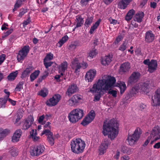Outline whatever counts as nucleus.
Wrapping results in <instances>:
<instances>
[{
  "label": "nucleus",
  "mask_w": 160,
  "mask_h": 160,
  "mask_svg": "<svg viewBox=\"0 0 160 160\" xmlns=\"http://www.w3.org/2000/svg\"><path fill=\"white\" fill-rule=\"evenodd\" d=\"M9 152L12 156L13 157L16 156L18 154L17 148L14 147H12L9 148Z\"/></svg>",
  "instance_id": "32"
},
{
  "label": "nucleus",
  "mask_w": 160,
  "mask_h": 160,
  "mask_svg": "<svg viewBox=\"0 0 160 160\" xmlns=\"http://www.w3.org/2000/svg\"><path fill=\"white\" fill-rule=\"evenodd\" d=\"M7 98H0V105L1 108H3L5 107L7 101Z\"/></svg>",
  "instance_id": "41"
},
{
  "label": "nucleus",
  "mask_w": 160,
  "mask_h": 160,
  "mask_svg": "<svg viewBox=\"0 0 160 160\" xmlns=\"http://www.w3.org/2000/svg\"><path fill=\"white\" fill-rule=\"evenodd\" d=\"M22 132L21 129H18L16 131L13 136L12 137V141L16 142L18 141L21 137Z\"/></svg>",
  "instance_id": "21"
},
{
  "label": "nucleus",
  "mask_w": 160,
  "mask_h": 160,
  "mask_svg": "<svg viewBox=\"0 0 160 160\" xmlns=\"http://www.w3.org/2000/svg\"><path fill=\"white\" fill-rule=\"evenodd\" d=\"M109 94H110L112 95L114 97H116L117 96V92L115 90H110L108 92Z\"/></svg>",
  "instance_id": "55"
},
{
  "label": "nucleus",
  "mask_w": 160,
  "mask_h": 160,
  "mask_svg": "<svg viewBox=\"0 0 160 160\" xmlns=\"http://www.w3.org/2000/svg\"><path fill=\"white\" fill-rule=\"evenodd\" d=\"M140 88L139 87H137L135 86L132 88V89L130 91V94L131 96H134L138 92V90Z\"/></svg>",
  "instance_id": "34"
},
{
  "label": "nucleus",
  "mask_w": 160,
  "mask_h": 160,
  "mask_svg": "<svg viewBox=\"0 0 160 160\" xmlns=\"http://www.w3.org/2000/svg\"><path fill=\"white\" fill-rule=\"evenodd\" d=\"M116 80L114 77H108L107 79H99L97 83L94 84L90 90L93 93H100L102 90H107L114 86Z\"/></svg>",
  "instance_id": "2"
},
{
  "label": "nucleus",
  "mask_w": 160,
  "mask_h": 160,
  "mask_svg": "<svg viewBox=\"0 0 160 160\" xmlns=\"http://www.w3.org/2000/svg\"><path fill=\"white\" fill-rule=\"evenodd\" d=\"M27 9L23 8L21 9L20 10V13L18 15V16L21 17L25 13L27 12Z\"/></svg>",
  "instance_id": "54"
},
{
  "label": "nucleus",
  "mask_w": 160,
  "mask_h": 160,
  "mask_svg": "<svg viewBox=\"0 0 160 160\" xmlns=\"http://www.w3.org/2000/svg\"><path fill=\"white\" fill-rule=\"evenodd\" d=\"M102 19H99L93 25V26H95V28H97L98 26L99 25Z\"/></svg>",
  "instance_id": "57"
},
{
  "label": "nucleus",
  "mask_w": 160,
  "mask_h": 160,
  "mask_svg": "<svg viewBox=\"0 0 160 160\" xmlns=\"http://www.w3.org/2000/svg\"><path fill=\"white\" fill-rule=\"evenodd\" d=\"M8 132L9 130L7 129L1 130L0 131V134H1V136H2L3 137H5Z\"/></svg>",
  "instance_id": "50"
},
{
  "label": "nucleus",
  "mask_w": 160,
  "mask_h": 160,
  "mask_svg": "<svg viewBox=\"0 0 160 160\" xmlns=\"http://www.w3.org/2000/svg\"><path fill=\"white\" fill-rule=\"evenodd\" d=\"M50 133H52L48 129H45L44 130L43 132L42 133L41 136H42L44 134H45L46 135L48 136L50 135Z\"/></svg>",
  "instance_id": "53"
},
{
  "label": "nucleus",
  "mask_w": 160,
  "mask_h": 160,
  "mask_svg": "<svg viewBox=\"0 0 160 160\" xmlns=\"http://www.w3.org/2000/svg\"><path fill=\"white\" fill-rule=\"evenodd\" d=\"M68 63L66 61H65L62 62L59 66L58 69L61 71H65L68 69Z\"/></svg>",
  "instance_id": "28"
},
{
  "label": "nucleus",
  "mask_w": 160,
  "mask_h": 160,
  "mask_svg": "<svg viewBox=\"0 0 160 160\" xmlns=\"http://www.w3.org/2000/svg\"><path fill=\"white\" fill-rule=\"evenodd\" d=\"M112 56L110 55L106 56L101 61V63L103 65L106 66L108 65L112 61Z\"/></svg>",
  "instance_id": "25"
},
{
  "label": "nucleus",
  "mask_w": 160,
  "mask_h": 160,
  "mask_svg": "<svg viewBox=\"0 0 160 160\" xmlns=\"http://www.w3.org/2000/svg\"><path fill=\"white\" fill-rule=\"evenodd\" d=\"M127 44L128 42H126V41H123L122 44L119 47V50L122 52L124 51L127 47Z\"/></svg>",
  "instance_id": "46"
},
{
  "label": "nucleus",
  "mask_w": 160,
  "mask_h": 160,
  "mask_svg": "<svg viewBox=\"0 0 160 160\" xmlns=\"http://www.w3.org/2000/svg\"><path fill=\"white\" fill-rule=\"evenodd\" d=\"M119 124L115 119L104 121L102 132L104 136L108 135L109 138L113 140L117 137L118 133V128Z\"/></svg>",
  "instance_id": "1"
},
{
  "label": "nucleus",
  "mask_w": 160,
  "mask_h": 160,
  "mask_svg": "<svg viewBox=\"0 0 160 160\" xmlns=\"http://www.w3.org/2000/svg\"><path fill=\"white\" fill-rule=\"evenodd\" d=\"M78 90L79 88L77 85L75 83H72L69 86L66 92V94L70 97L74 93L78 92Z\"/></svg>",
  "instance_id": "12"
},
{
  "label": "nucleus",
  "mask_w": 160,
  "mask_h": 160,
  "mask_svg": "<svg viewBox=\"0 0 160 160\" xmlns=\"http://www.w3.org/2000/svg\"><path fill=\"white\" fill-rule=\"evenodd\" d=\"M121 151L124 153H126L128 154H130L132 152L131 151V149L124 146L122 147Z\"/></svg>",
  "instance_id": "40"
},
{
  "label": "nucleus",
  "mask_w": 160,
  "mask_h": 160,
  "mask_svg": "<svg viewBox=\"0 0 160 160\" xmlns=\"http://www.w3.org/2000/svg\"><path fill=\"white\" fill-rule=\"evenodd\" d=\"M95 113L93 110H92L88 113V117L93 121L95 118Z\"/></svg>",
  "instance_id": "49"
},
{
  "label": "nucleus",
  "mask_w": 160,
  "mask_h": 160,
  "mask_svg": "<svg viewBox=\"0 0 160 160\" xmlns=\"http://www.w3.org/2000/svg\"><path fill=\"white\" fill-rule=\"evenodd\" d=\"M50 135L47 137L48 141L51 145L52 146L54 143V139L53 137V133H50Z\"/></svg>",
  "instance_id": "39"
},
{
  "label": "nucleus",
  "mask_w": 160,
  "mask_h": 160,
  "mask_svg": "<svg viewBox=\"0 0 160 160\" xmlns=\"http://www.w3.org/2000/svg\"><path fill=\"white\" fill-rule=\"evenodd\" d=\"M141 76L138 72H134L130 75L128 81V85L132 86L135 84L139 80Z\"/></svg>",
  "instance_id": "7"
},
{
  "label": "nucleus",
  "mask_w": 160,
  "mask_h": 160,
  "mask_svg": "<svg viewBox=\"0 0 160 160\" xmlns=\"http://www.w3.org/2000/svg\"><path fill=\"white\" fill-rule=\"evenodd\" d=\"M18 73L17 71L11 73L7 77L8 80L10 81H12L15 80L17 76Z\"/></svg>",
  "instance_id": "31"
},
{
  "label": "nucleus",
  "mask_w": 160,
  "mask_h": 160,
  "mask_svg": "<svg viewBox=\"0 0 160 160\" xmlns=\"http://www.w3.org/2000/svg\"><path fill=\"white\" fill-rule=\"evenodd\" d=\"M61 98V96L57 94L54 95L46 102L47 105L48 106L52 107L55 106L58 103Z\"/></svg>",
  "instance_id": "8"
},
{
  "label": "nucleus",
  "mask_w": 160,
  "mask_h": 160,
  "mask_svg": "<svg viewBox=\"0 0 160 160\" xmlns=\"http://www.w3.org/2000/svg\"><path fill=\"white\" fill-rule=\"evenodd\" d=\"M96 74V71L95 69H90L86 73L85 79L88 82H92Z\"/></svg>",
  "instance_id": "15"
},
{
  "label": "nucleus",
  "mask_w": 160,
  "mask_h": 160,
  "mask_svg": "<svg viewBox=\"0 0 160 160\" xmlns=\"http://www.w3.org/2000/svg\"><path fill=\"white\" fill-rule=\"evenodd\" d=\"M37 130L35 129H32L31 131L30 132V134L31 138H32L33 141L34 142L38 141L39 140L40 138L39 137L37 136Z\"/></svg>",
  "instance_id": "26"
},
{
  "label": "nucleus",
  "mask_w": 160,
  "mask_h": 160,
  "mask_svg": "<svg viewBox=\"0 0 160 160\" xmlns=\"http://www.w3.org/2000/svg\"><path fill=\"white\" fill-rule=\"evenodd\" d=\"M94 18L93 17H88L86 19L84 25L87 27H89L92 22Z\"/></svg>",
  "instance_id": "33"
},
{
  "label": "nucleus",
  "mask_w": 160,
  "mask_h": 160,
  "mask_svg": "<svg viewBox=\"0 0 160 160\" xmlns=\"http://www.w3.org/2000/svg\"><path fill=\"white\" fill-rule=\"evenodd\" d=\"M152 104L153 106L160 107V88L157 89L152 96Z\"/></svg>",
  "instance_id": "10"
},
{
  "label": "nucleus",
  "mask_w": 160,
  "mask_h": 160,
  "mask_svg": "<svg viewBox=\"0 0 160 160\" xmlns=\"http://www.w3.org/2000/svg\"><path fill=\"white\" fill-rule=\"evenodd\" d=\"M140 131L141 129L140 128H137L133 134H128L126 142L130 146H132L134 145L138 141L141 134Z\"/></svg>",
  "instance_id": "5"
},
{
  "label": "nucleus",
  "mask_w": 160,
  "mask_h": 160,
  "mask_svg": "<svg viewBox=\"0 0 160 160\" xmlns=\"http://www.w3.org/2000/svg\"><path fill=\"white\" fill-rule=\"evenodd\" d=\"M144 15V13L142 11L139 12L135 14L134 17V20L138 22H141L142 21Z\"/></svg>",
  "instance_id": "22"
},
{
  "label": "nucleus",
  "mask_w": 160,
  "mask_h": 160,
  "mask_svg": "<svg viewBox=\"0 0 160 160\" xmlns=\"http://www.w3.org/2000/svg\"><path fill=\"white\" fill-rule=\"evenodd\" d=\"M157 6V3L154 2H151L150 3V6L151 8H155Z\"/></svg>",
  "instance_id": "59"
},
{
  "label": "nucleus",
  "mask_w": 160,
  "mask_h": 160,
  "mask_svg": "<svg viewBox=\"0 0 160 160\" xmlns=\"http://www.w3.org/2000/svg\"><path fill=\"white\" fill-rule=\"evenodd\" d=\"M85 146V142L79 138H73L71 141V150L75 154H79L82 153Z\"/></svg>",
  "instance_id": "3"
},
{
  "label": "nucleus",
  "mask_w": 160,
  "mask_h": 160,
  "mask_svg": "<svg viewBox=\"0 0 160 160\" xmlns=\"http://www.w3.org/2000/svg\"><path fill=\"white\" fill-rule=\"evenodd\" d=\"M24 83L23 81L20 82L16 86L15 90L16 91H20L23 89V85Z\"/></svg>",
  "instance_id": "42"
},
{
  "label": "nucleus",
  "mask_w": 160,
  "mask_h": 160,
  "mask_svg": "<svg viewBox=\"0 0 160 160\" xmlns=\"http://www.w3.org/2000/svg\"><path fill=\"white\" fill-rule=\"evenodd\" d=\"M24 0H17L14 6V8L13 9V12L19 8L22 4V3L24 2Z\"/></svg>",
  "instance_id": "38"
},
{
  "label": "nucleus",
  "mask_w": 160,
  "mask_h": 160,
  "mask_svg": "<svg viewBox=\"0 0 160 160\" xmlns=\"http://www.w3.org/2000/svg\"><path fill=\"white\" fill-rule=\"evenodd\" d=\"M68 37L67 35L64 36L57 44V46L59 48H61L68 40Z\"/></svg>",
  "instance_id": "29"
},
{
  "label": "nucleus",
  "mask_w": 160,
  "mask_h": 160,
  "mask_svg": "<svg viewBox=\"0 0 160 160\" xmlns=\"http://www.w3.org/2000/svg\"><path fill=\"white\" fill-rule=\"evenodd\" d=\"M49 73L48 72V70L45 71L43 74V75L41 77V81L45 79L48 75Z\"/></svg>",
  "instance_id": "56"
},
{
  "label": "nucleus",
  "mask_w": 160,
  "mask_h": 160,
  "mask_svg": "<svg viewBox=\"0 0 160 160\" xmlns=\"http://www.w3.org/2000/svg\"><path fill=\"white\" fill-rule=\"evenodd\" d=\"M29 51L28 46H25L19 51L17 56V60L19 62L23 60L26 57Z\"/></svg>",
  "instance_id": "9"
},
{
  "label": "nucleus",
  "mask_w": 160,
  "mask_h": 160,
  "mask_svg": "<svg viewBox=\"0 0 160 160\" xmlns=\"http://www.w3.org/2000/svg\"><path fill=\"white\" fill-rule=\"evenodd\" d=\"M149 85L148 84L146 83H144L139 88H140L141 90L144 92H147L149 91Z\"/></svg>",
  "instance_id": "37"
},
{
  "label": "nucleus",
  "mask_w": 160,
  "mask_h": 160,
  "mask_svg": "<svg viewBox=\"0 0 160 160\" xmlns=\"http://www.w3.org/2000/svg\"><path fill=\"white\" fill-rule=\"evenodd\" d=\"M39 149L38 147H30V154L32 156H37L39 155L40 151L38 152Z\"/></svg>",
  "instance_id": "24"
},
{
  "label": "nucleus",
  "mask_w": 160,
  "mask_h": 160,
  "mask_svg": "<svg viewBox=\"0 0 160 160\" xmlns=\"http://www.w3.org/2000/svg\"><path fill=\"white\" fill-rule=\"evenodd\" d=\"M48 89L46 88H43L41 90V96L45 97L48 95Z\"/></svg>",
  "instance_id": "43"
},
{
  "label": "nucleus",
  "mask_w": 160,
  "mask_h": 160,
  "mask_svg": "<svg viewBox=\"0 0 160 160\" xmlns=\"http://www.w3.org/2000/svg\"><path fill=\"white\" fill-rule=\"evenodd\" d=\"M130 68V63L129 62H125L121 65L119 71L120 72H127L129 71Z\"/></svg>",
  "instance_id": "20"
},
{
  "label": "nucleus",
  "mask_w": 160,
  "mask_h": 160,
  "mask_svg": "<svg viewBox=\"0 0 160 160\" xmlns=\"http://www.w3.org/2000/svg\"><path fill=\"white\" fill-rule=\"evenodd\" d=\"M155 36L151 31H147L145 33V41L147 42H152L154 39Z\"/></svg>",
  "instance_id": "19"
},
{
  "label": "nucleus",
  "mask_w": 160,
  "mask_h": 160,
  "mask_svg": "<svg viewBox=\"0 0 160 160\" xmlns=\"http://www.w3.org/2000/svg\"><path fill=\"white\" fill-rule=\"evenodd\" d=\"M76 21L77 24L75 28H76L81 27L83 24L84 21L83 18H82L81 16L77 15L76 16Z\"/></svg>",
  "instance_id": "23"
},
{
  "label": "nucleus",
  "mask_w": 160,
  "mask_h": 160,
  "mask_svg": "<svg viewBox=\"0 0 160 160\" xmlns=\"http://www.w3.org/2000/svg\"><path fill=\"white\" fill-rule=\"evenodd\" d=\"M124 37V35L123 34H120L118 35L116 38L114 43L116 44H118L120 41L122 40Z\"/></svg>",
  "instance_id": "45"
},
{
  "label": "nucleus",
  "mask_w": 160,
  "mask_h": 160,
  "mask_svg": "<svg viewBox=\"0 0 160 160\" xmlns=\"http://www.w3.org/2000/svg\"><path fill=\"white\" fill-rule=\"evenodd\" d=\"M92 121V120L89 117H86L82 122L81 124L84 126H87Z\"/></svg>",
  "instance_id": "36"
},
{
  "label": "nucleus",
  "mask_w": 160,
  "mask_h": 160,
  "mask_svg": "<svg viewBox=\"0 0 160 160\" xmlns=\"http://www.w3.org/2000/svg\"><path fill=\"white\" fill-rule=\"evenodd\" d=\"M84 116L83 111L79 108L74 109L68 115V118L71 123H75L81 119Z\"/></svg>",
  "instance_id": "4"
},
{
  "label": "nucleus",
  "mask_w": 160,
  "mask_h": 160,
  "mask_svg": "<svg viewBox=\"0 0 160 160\" xmlns=\"http://www.w3.org/2000/svg\"><path fill=\"white\" fill-rule=\"evenodd\" d=\"M78 58H79V56H77L73 58L71 64V68L74 70V72L76 73L79 72L82 68L81 64Z\"/></svg>",
  "instance_id": "6"
},
{
  "label": "nucleus",
  "mask_w": 160,
  "mask_h": 160,
  "mask_svg": "<svg viewBox=\"0 0 160 160\" xmlns=\"http://www.w3.org/2000/svg\"><path fill=\"white\" fill-rule=\"evenodd\" d=\"M43 62L45 67L47 69V70H48V69L49 67H51L54 63L53 62L48 61L44 60Z\"/></svg>",
  "instance_id": "48"
},
{
  "label": "nucleus",
  "mask_w": 160,
  "mask_h": 160,
  "mask_svg": "<svg viewBox=\"0 0 160 160\" xmlns=\"http://www.w3.org/2000/svg\"><path fill=\"white\" fill-rule=\"evenodd\" d=\"M117 84L120 89V94H123L126 89L125 83L124 82H120V83H118Z\"/></svg>",
  "instance_id": "30"
},
{
  "label": "nucleus",
  "mask_w": 160,
  "mask_h": 160,
  "mask_svg": "<svg viewBox=\"0 0 160 160\" xmlns=\"http://www.w3.org/2000/svg\"><path fill=\"white\" fill-rule=\"evenodd\" d=\"M152 138V136H149L148 137V139L145 141V142L144 144V146H146L148 144V143L149 142L150 140H151Z\"/></svg>",
  "instance_id": "61"
},
{
  "label": "nucleus",
  "mask_w": 160,
  "mask_h": 160,
  "mask_svg": "<svg viewBox=\"0 0 160 160\" xmlns=\"http://www.w3.org/2000/svg\"><path fill=\"white\" fill-rule=\"evenodd\" d=\"M135 12V11L133 9L129 10L125 17V20L127 21L130 20L132 18Z\"/></svg>",
  "instance_id": "27"
},
{
  "label": "nucleus",
  "mask_w": 160,
  "mask_h": 160,
  "mask_svg": "<svg viewBox=\"0 0 160 160\" xmlns=\"http://www.w3.org/2000/svg\"><path fill=\"white\" fill-rule=\"evenodd\" d=\"M39 70H36L31 74L30 76V80L31 81H33L37 78L39 74Z\"/></svg>",
  "instance_id": "35"
},
{
  "label": "nucleus",
  "mask_w": 160,
  "mask_h": 160,
  "mask_svg": "<svg viewBox=\"0 0 160 160\" xmlns=\"http://www.w3.org/2000/svg\"><path fill=\"white\" fill-rule=\"evenodd\" d=\"M110 144V141L108 139H105L104 141L102 142L99 149L101 154H104Z\"/></svg>",
  "instance_id": "14"
},
{
  "label": "nucleus",
  "mask_w": 160,
  "mask_h": 160,
  "mask_svg": "<svg viewBox=\"0 0 160 160\" xmlns=\"http://www.w3.org/2000/svg\"><path fill=\"white\" fill-rule=\"evenodd\" d=\"M97 54V50L94 48L89 52L88 57H90V58H92L93 57L96 56Z\"/></svg>",
  "instance_id": "44"
},
{
  "label": "nucleus",
  "mask_w": 160,
  "mask_h": 160,
  "mask_svg": "<svg viewBox=\"0 0 160 160\" xmlns=\"http://www.w3.org/2000/svg\"><path fill=\"white\" fill-rule=\"evenodd\" d=\"M34 121V118L32 115L29 116L28 118L25 120L22 129L27 130L29 128Z\"/></svg>",
  "instance_id": "16"
},
{
  "label": "nucleus",
  "mask_w": 160,
  "mask_h": 160,
  "mask_svg": "<svg viewBox=\"0 0 160 160\" xmlns=\"http://www.w3.org/2000/svg\"><path fill=\"white\" fill-rule=\"evenodd\" d=\"M91 0H81L80 2V4L82 7L86 6L88 4L89 2Z\"/></svg>",
  "instance_id": "51"
},
{
  "label": "nucleus",
  "mask_w": 160,
  "mask_h": 160,
  "mask_svg": "<svg viewBox=\"0 0 160 160\" xmlns=\"http://www.w3.org/2000/svg\"><path fill=\"white\" fill-rule=\"evenodd\" d=\"M132 0H121L118 3V7L122 10L126 9Z\"/></svg>",
  "instance_id": "17"
},
{
  "label": "nucleus",
  "mask_w": 160,
  "mask_h": 160,
  "mask_svg": "<svg viewBox=\"0 0 160 160\" xmlns=\"http://www.w3.org/2000/svg\"><path fill=\"white\" fill-rule=\"evenodd\" d=\"M82 68L83 69H85L88 66V64L87 63L85 62H83L81 63Z\"/></svg>",
  "instance_id": "63"
},
{
  "label": "nucleus",
  "mask_w": 160,
  "mask_h": 160,
  "mask_svg": "<svg viewBox=\"0 0 160 160\" xmlns=\"http://www.w3.org/2000/svg\"><path fill=\"white\" fill-rule=\"evenodd\" d=\"M82 97L79 94L74 95L72 98L68 101V105L70 106L76 105L79 102V101L82 99Z\"/></svg>",
  "instance_id": "11"
},
{
  "label": "nucleus",
  "mask_w": 160,
  "mask_h": 160,
  "mask_svg": "<svg viewBox=\"0 0 160 160\" xmlns=\"http://www.w3.org/2000/svg\"><path fill=\"white\" fill-rule=\"evenodd\" d=\"M5 59V55L4 54H2L0 56V65H1L4 61Z\"/></svg>",
  "instance_id": "58"
},
{
  "label": "nucleus",
  "mask_w": 160,
  "mask_h": 160,
  "mask_svg": "<svg viewBox=\"0 0 160 160\" xmlns=\"http://www.w3.org/2000/svg\"><path fill=\"white\" fill-rule=\"evenodd\" d=\"M53 54L51 52H49L47 54L44 59V60L46 61H50V60L53 59Z\"/></svg>",
  "instance_id": "47"
},
{
  "label": "nucleus",
  "mask_w": 160,
  "mask_h": 160,
  "mask_svg": "<svg viewBox=\"0 0 160 160\" xmlns=\"http://www.w3.org/2000/svg\"><path fill=\"white\" fill-rule=\"evenodd\" d=\"M101 97L100 94L99 93L94 97V101H97L99 100Z\"/></svg>",
  "instance_id": "62"
},
{
  "label": "nucleus",
  "mask_w": 160,
  "mask_h": 160,
  "mask_svg": "<svg viewBox=\"0 0 160 160\" xmlns=\"http://www.w3.org/2000/svg\"><path fill=\"white\" fill-rule=\"evenodd\" d=\"M154 148L159 149L160 148V142L156 143L153 146Z\"/></svg>",
  "instance_id": "64"
},
{
  "label": "nucleus",
  "mask_w": 160,
  "mask_h": 160,
  "mask_svg": "<svg viewBox=\"0 0 160 160\" xmlns=\"http://www.w3.org/2000/svg\"><path fill=\"white\" fill-rule=\"evenodd\" d=\"M158 67V63L157 61L154 59L151 61L150 65L148 67V71L150 73H152L154 72Z\"/></svg>",
  "instance_id": "18"
},
{
  "label": "nucleus",
  "mask_w": 160,
  "mask_h": 160,
  "mask_svg": "<svg viewBox=\"0 0 160 160\" xmlns=\"http://www.w3.org/2000/svg\"><path fill=\"white\" fill-rule=\"evenodd\" d=\"M151 136L155 138V140L160 139V127L155 126L152 129L150 134Z\"/></svg>",
  "instance_id": "13"
},
{
  "label": "nucleus",
  "mask_w": 160,
  "mask_h": 160,
  "mask_svg": "<svg viewBox=\"0 0 160 160\" xmlns=\"http://www.w3.org/2000/svg\"><path fill=\"white\" fill-rule=\"evenodd\" d=\"M29 71L28 70V69H26V70L23 72L21 78H23L27 77L28 74L30 73Z\"/></svg>",
  "instance_id": "52"
},
{
  "label": "nucleus",
  "mask_w": 160,
  "mask_h": 160,
  "mask_svg": "<svg viewBox=\"0 0 160 160\" xmlns=\"http://www.w3.org/2000/svg\"><path fill=\"white\" fill-rule=\"evenodd\" d=\"M97 28H95V26H92L91 27L90 30L89 31V32L90 34H92L94 31L97 29Z\"/></svg>",
  "instance_id": "60"
}]
</instances>
